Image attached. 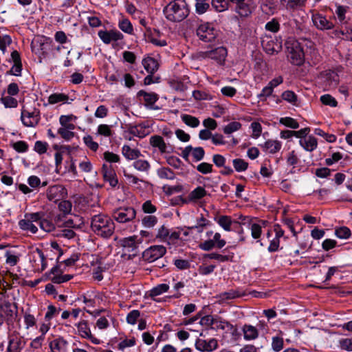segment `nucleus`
Masks as SVG:
<instances>
[{
  "label": "nucleus",
  "mask_w": 352,
  "mask_h": 352,
  "mask_svg": "<svg viewBox=\"0 0 352 352\" xmlns=\"http://www.w3.org/2000/svg\"><path fill=\"white\" fill-rule=\"evenodd\" d=\"M244 295L245 294L240 293L239 291L230 289L228 292L221 294L219 295V298H221V301H223L226 300L234 299L235 298L240 297Z\"/></svg>",
  "instance_id": "39"
},
{
  "label": "nucleus",
  "mask_w": 352,
  "mask_h": 352,
  "mask_svg": "<svg viewBox=\"0 0 352 352\" xmlns=\"http://www.w3.org/2000/svg\"><path fill=\"white\" fill-rule=\"evenodd\" d=\"M41 119L40 111L38 109L32 108L31 109H26L22 108L21 120L24 126L27 127L36 126Z\"/></svg>",
  "instance_id": "5"
},
{
  "label": "nucleus",
  "mask_w": 352,
  "mask_h": 352,
  "mask_svg": "<svg viewBox=\"0 0 352 352\" xmlns=\"http://www.w3.org/2000/svg\"><path fill=\"white\" fill-rule=\"evenodd\" d=\"M217 346V340L214 338L210 339L208 342L198 339L195 343L196 349L200 351H212L216 349Z\"/></svg>",
  "instance_id": "17"
},
{
  "label": "nucleus",
  "mask_w": 352,
  "mask_h": 352,
  "mask_svg": "<svg viewBox=\"0 0 352 352\" xmlns=\"http://www.w3.org/2000/svg\"><path fill=\"white\" fill-rule=\"evenodd\" d=\"M78 331L79 335L84 338H87L91 336V330L88 327L87 322L85 320L80 322L78 324Z\"/></svg>",
  "instance_id": "34"
},
{
  "label": "nucleus",
  "mask_w": 352,
  "mask_h": 352,
  "mask_svg": "<svg viewBox=\"0 0 352 352\" xmlns=\"http://www.w3.org/2000/svg\"><path fill=\"white\" fill-rule=\"evenodd\" d=\"M158 177L161 179L173 180L175 178V173L168 167H162L157 170Z\"/></svg>",
  "instance_id": "30"
},
{
  "label": "nucleus",
  "mask_w": 352,
  "mask_h": 352,
  "mask_svg": "<svg viewBox=\"0 0 352 352\" xmlns=\"http://www.w3.org/2000/svg\"><path fill=\"white\" fill-rule=\"evenodd\" d=\"M280 123L294 129H298L299 127L298 122L295 119L290 117L280 118Z\"/></svg>",
  "instance_id": "52"
},
{
  "label": "nucleus",
  "mask_w": 352,
  "mask_h": 352,
  "mask_svg": "<svg viewBox=\"0 0 352 352\" xmlns=\"http://www.w3.org/2000/svg\"><path fill=\"white\" fill-rule=\"evenodd\" d=\"M12 148L18 153L28 151L29 146L25 141L19 140L12 144Z\"/></svg>",
  "instance_id": "56"
},
{
  "label": "nucleus",
  "mask_w": 352,
  "mask_h": 352,
  "mask_svg": "<svg viewBox=\"0 0 352 352\" xmlns=\"http://www.w3.org/2000/svg\"><path fill=\"white\" fill-rule=\"evenodd\" d=\"M289 58L295 65H300L304 63L305 54L300 43L296 40L287 43Z\"/></svg>",
  "instance_id": "4"
},
{
  "label": "nucleus",
  "mask_w": 352,
  "mask_h": 352,
  "mask_svg": "<svg viewBox=\"0 0 352 352\" xmlns=\"http://www.w3.org/2000/svg\"><path fill=\"white\" fill-rule=\"evenodd\" d=\"M19 225L21 229L30 231L32 234H35L38 230L37 227L32 222L25 219L20 220Z\"/></svg>",
  "instance_id": "35"
},
{
  "label": "nucleus",
  "mask_w": 352,
  "mask_h": 352,
  "mask_svg": "<svg viewBox=\"0 0 352 352\" xmlns=\"http://www.w3.org/2000/svg\"><path fill=\"white\" fill-rule=\"evenodd\" d=\"M136 211L133 207H121L113 211L112 217L117 222L125 223L135 219Z\"/></svg>",
  "instance_id": "7"
},
{
  "label": "nucleus",
  "mask_w": 352,
  "mask_h": 352,
  "mask_svg": "<svg viewBox=\"0 0 352 352\" xmlns=\"http://www.w3.org/2000/svg\"><path fill=\"white\" fill-rule=\"evenodd\" d=\"M111 126L107 124H101L98 126L96 134L104 137H111L113 135Z\"/></svg>",
  "instance_id": "42"
},
{
  "label": "nucleus",
  "mask_w": 352,
  "mask_h": 352,
  "mask_svg": "<svg viewBox=\"0 0 352 352\" xmlns=\"http://www.w3.org/2000/svg\"><path fill=\"white\" fill-rule=\"evenodd\" d=\"M166 253V249L163 245H152L142 252V259L148 263L154 262L161 258Z\"/></svg>",
  "instance_id": "8"
},
{
  "label": "nucleus",
  "mask_w": 352,
  "mask_h": 352,
  "mask_svg": "<svg viewBox=\"0 0 352 352\" xmlns=\"http://www.w3.org/2000/svg\"><path fill=\"white\" fill-rule=\"evenodd\" d=\"M102 172L104 181L108 182L112 187L117 186L118 181L116 171L111 165L103 164Z\"/></svg>",
  "instance_id": "14"
},
{
  "label": "nucleus",
  "mask_w": 352,
  "mask_h": 352,
  "mask_svg": "<svg viewBox=\"0 0 352 352\" xmlns=\"http://www.w3.org/2000/svg\"><path fill=\"white\" fill-rule=\"evenodd\" d=\"M142 224L146 228H152L157 222V218L153 215L145 216L142 220Z\"/></svg>",
  "instance_id": "57"
},
{
  "label": "nucleus",
  "mask_w": 352,
  "mask_h": 352,
  "mask_svg": "<svg viewBox=\"0 0 352 352\" xmlns=\"http://www.w3.org/2000/svg\"><path fill=\"white\" fill-rule=\"evenodd\" d=\"M242 124L239 122H232L224 126L223 133L226 134H231L232 133L239 130Z\"/></svg>",
  "instance_id": "51"
},
{
  "label": "nucleus",
  "mask_w": 352,
  "mask_h": 352,
  "mask_svg": "<svg viewBox=\"0 0 352 352\" xmlns=\"http://www.w3.org/2000/svg\"><path fill=\"white\" fill-rule=\"evenodd\" d=\"M140 312L139 310H132L130 311L126 318V322L130 324H135L140 320Z\"/></svg>",
  "instance_id": "53"
},
{
  "label": "nucleus",
  "mask_w": 352,
  "mask_h": 352,
  "mask_svg": "<svg viewBox=\"0 0 352 352\" xmlns=\"http://www.w3.org/2000/svg\"><path fill=\"white\" fill-rule=\"evenodd\" d=\"M265 28L267 31L276 33L280 30V23L277 19L273 18L265 24Z\"/></svg>",
  "instance_id": "44"
},
{
  "label": "nucleus",
  "mask_w": 352,
  "mask_h": 352,
  "mask_svg": "<svg viewBox=\"0 0 352 352\" xmlns=\"http://www.w3.org/2000/svg\"><path fill=\"white\" fill-rule=\"evenodd\" d=\"M234 10L241 17L246 18L251 15L252 7L248 1H245L243 3L236 6Z\"/></svg>",
  "instance_id": "22"
},
{
  "label": "nucleus",
  "mask_w": 352,
  "mask_h": 352,
  "mask_svg": "<svg viewBox=\"0 0 352 352\" xmlns=\"http://www.w3.org/2000/svg\"><path fill=\"white\" fill-rule=\"evenodd\" d=\"M26 345V340L19 332L14 331L8 337L6 352H21Z\"/></svg>",
  "instance_id": "9"
},
{
  "label": "nucleus",
  "mask_w": 352,
  "mask_h": 352,
  "mask_svg": "<svg viewBox=\"0 0 352 352\" xmlns=\"http://www.w3.org/2000/svg\"><path fill=\"white\" fill-rule=\"evenodd\" d=\"M136 239L137 236H135L125 238L122 241V245L124 248H129L131 251H135L139 245Z\"/></svg>",
  "instance_id": "32"
},
{
  "label": "nucleus",
  "mask_w": 352,
  "mask_h": 352,
  "mask_svg": "<svg viewBox=\"0 0 352 352\" xmlns=\"http://www.w3.org/2000/svg\"><path fill=\"white\" fill-rule=\"evenodd\" d=\"M227 50L224 47H219L205 52L206 57L217 60L219 63L225 61L227 56Z\"/></svg>",
  "instance_id": "15"
},
{
  "label": "nucleus",
  "mask_w": 352,
  "mask_h": 352,
  "mask_svg": "<svg viewBox=\"0 0 352 352\" xmlns=\"http://www.w3.org/2000/svg\"><path fill=\"white\" fill-rule=\"evenodd\" d=\"M335 234L337 237L342 239H346L351 235L350 229L346 226L337 228L335 230Z\"/></svg>",
  "instance_id": "41"
},
{
  "label": "nucleus",
  "mask_w": 352,
  "mask_h": 352,
  "mask_svg": "<svg viewBox=\"0 0 352 352\" xmlns=\"http://www.w3.org/2000/svg\"><path fill=\"white\" fill-rule=\"evenodd\" d=\"M311 20L315 27L320 30H328L334 27L332 21L319 12L311 11Z\"/></svg>",
  "instance_id": "12"
},
{
  "label": "nucleus",
  "mask_w": 352,
  "mask_h": 352,
  "mask_svg": "<svg viewBox=\"0 0 352 352\" xmlns=\"http://www.w3.org/2000/svg\"><path fill=\"white\" fill-rule=\"evenodd\" d=\"M226 244V241L221 239V235L219 232H216L212 239H208L199 244V248L204 251H210L214 248L221 249Z\"/></svg>",
  "instance_id": "13"
},
{
  "label": "nucleus",
  "mask_w": 352,
  "mask_h": 352,
  "mask_svg": "<svg viewBox=\"0 0 352 352\" xmlns=\"http://www.w3.org/2000/svg\"><path fill=\"white\" fill-rule=\"evenodd\" d=\"M226 326L232 327V325L228 321L223 320L221 317L218 316H214V324L212 325V329L218 330L221 329L224 330Z\"/></svg>",
  "instance_id": "36"
},
{
  "label": "nucleus",
  "mask_w": 352,
  "mask_h": 352,
  "mask_svg": "<svg viewBox=\"0 0 352 352\" xmlns=\"http://www.w3.org/2000/svg\"><path fill=\"white\" fill-rule=\"evenodd\" d=\"M12 96H2L1 102L3 104L6 108H15L18 105V101Z\"/></svg>",
  "instance_id": "40"
},
{
  "label": "nucleus",
  "mask_w": 352,
  "mask_h": 352,
  "mask_svg": "<svg viewBox=\"0 0 352 352\" xmlns=\"http://www.w3.org/2000/svg\"><path fill=\"white\" fill-rule=\"evenodd\" d=\"M206 195L207 192L205 188L202 186H198L189 193L188 198L190 201H196L204 197Z\"/></svg>",
  "instance_id": "27"
},
{
  "label": "nucleus",
  "mask_w": 352,
  "mask_h": 352,
  "mask_svg": "<svg viewBox=\"0 0 352 352\" xmlns=\"http://www.w3.org/2000/svg\"><path fill=\"white\" fill-rule=\"evenodd\" d=\"M263 147L270 153H276L281 148V144L277 140H267L266 141Z\"/></svg>",
  "instance_id": "28"
},
{
  "label": "nucleus",
  "mask_w": 352,
  "mask_h": 352,
  "mask_svg": "<svg viewBox=\"0 0 352 352\" xmlns=\"http://www.w3.org/2000/svg\"><path fill=\"white\" fill-rule=\"evenodd\" d=\"M40 228L45 232H51L54 229V223L46 219H42L39 223Z\"/></svg>",
  "instance_id": "63"
},
{
  "label": "nucleus",
  "mask_w": 352,
  "mask_h": 352,
  "mask_svg": "<svg viewBox=\"0 0 352 352\" xmlns=\"http://www.w3.org/2000/svg\"><path fill=\"white\" fill-rule=\"evenodd\" d=\"M46 195L50 201L57 202L67 197V190L63 185L56 184L50 186Z\"/></svg>",
  "instance_id": "10"
},
{
  "label": "nucleus",
  "mask_w": 352,
  "mask_h": 352,
  "mask_svg": "<svg viewBox=\"0 0 352 352\" xmlns=\"http://www.w3.org/2000/svg\"><path fill=\"white\" fill-rule=\"evenodd\" d=\"M232 164L234 169L237 172L245 171L248 167V163L240 158L233 160Z\"/></svg>",
  "instance_id": "46"
},
{
  "label": "nucleus",
  "mask_w": 352,
  "mask_h": 352,
  "mask_svg": "<svg viewBox=\"0 0 352 352\" xmlns=\"http://www.w3.org/2000/svg\"><path fill=\"white\" fill-rule=\"evenodd\" d=\"M196 12L199 14H204L209 8L208 0H195Z\"/></svg>",
  "instance_id": "48"
},
{
  "label": "nucleus",
  "mask_w": 352,
  "mask_h": 352,
  "mask_svg": "<svg viewBox=\"0 0 352 352\" xmlns=\"http://www.w3.org/2000/svg\"><path fill=\"white\" fill-rule=\"evenodd\" d=\"M91 229L96 235L107 239L114 233L115 225L109 216L99 214L91 217Z\"/></svg>",
  "instance_id": "1"
},
{
  "label": "nucleus",
  "mask_w": 352,
  "mask_h": 352,
  "mask_svg": "<svg viewBox=\"0 0 352 352\" xmlns=\"http://www.w3.org/2000/svg\"><path fill=\"white\" fill-rule=\"evenodd\" d=\"M0 310L3 318L8 324L16 321L18 316V307L16 303L11 302L6 298H0Z\"/></svg>",
  "instance_id": "3"
},
{
  "label": "nucleus",
  "mask_w": 352,
  "mask_h": 352,
  "mask_svg": "<svg viewBox=\"0 0 352 352\" xmlns=\"http://www.w3.org/2000/svg\"><path fill=\"white\" fill-rule=\"evenodd\" d=\"M122 155L129 160H136L141 153L138 149L131 148L129 145H124L122 148Z\"/></svg>",
  "instance_id": "25"
},
{
  "label": "nucleus",
  "mask_w": 352,
  "mask_h": 352,
  "mask_svg": "<svg viewBox=\"0 0 352 352\" xmlns=\"http://www.w3.org/2000/svg\"><path fill=\"white\" fill-rule=\"evenodd\" d=\"M67 344V341L63 338H57L50 343V348L52 352H64Z\"/></svg>",
  "instance_id": "24"
},
{
  "label": "nucleus",
  "mask_w": 352,
  "mask_h": 352,
  "mask_svg": "<svg viewBox=\"0 0 352 352\" xmlns=\"http://www.w3.org/2000/svg\"><path fill=\"white\" fill-rule=\"evenodd\" d=\"M169 289V285L165 283L157 285L150 291V296L153 298L155 296L162 294L166 292Z\"/></svg>",
  "instance_id": "38"
},
{
  "label": "nucleus",
  "mask_w": 352,
  "mask_h": 352,
  "mask_svg": "<svg viewBox=\"0 0 352 352\" xmlns=\"http://www.w3.org/2000/svg\"><path fill=\"white\" fill-rule=\"evenodd\" d=\"M322 85L327 89L336 88L340 81L338 74L332 70H326L322 72L320 75Z\"/></svg>",
  "instance_id": "11"
},
{
  "label": "nucleus",
  "mask_w": 352,
  "mask_h": 352,
  "mask_svg": "<svg viewBox=\"0 0 352 352\" xmlns=\"http://www.w3.org/2000/svg\"><path fill=\"white\" fill-rule=\"evenodd\" d=\"M164 12L168 21L179 22L188 15L189 10L185 0H174L164 8Z\"/></svg>",
  "instance_id": "2"
},
{
  "label": "nucleus",
  "mask_w": 352,
  "mask_h": 352,
  "mask_svg": "<svg viewBox=\"0 0 352 352\" xmlns=\"http://www.w3.org/2000/svg\"><path fill=\"white\" fill-rule=\"evenodd\" d=\"M340 346L342 349L351 351H352V338H344L339 341Z\"/></svg>",
  "instance_id": "64"
},
{
  "label": "nucleus",
  "mask_w": 352,
  "mask_h": 352,
  "mask_svg": "<svg viewBox=\"0 0 352 352\" xmlns=\"http://www.w3.org/2000/svg\"><path fill=\"white\" fill-rule=\"evenodd\" d=\"M169 234V230L164 226H162L158 229L156 238L162 242L167 243Z\"/></svg>",
  "instance_id": "45"
},
{
  "label": "nucleus",
  "mask_w": 352,
  "mask_h": 352,
  "mask_svg": "<svg viewBox=\"0 0 352 352\" xmlns=\"http://www.w3.org/2000/svg\"><path fill=\"white\" fill-rule=\"evenodd\" d=\"M321 102L324 105H328L331 107L338 106V102L334 97L330 94H324L320 97Z\"/></svg>",
  "instance_id": "49"
},
{
  "label": "nucleus",
  "mask_w": 352,
  "mask_h": 352,
  "mask_svg": "<svg viewBox=\"0 0 352 352\" xmlns=\"http://www.w3.org/2000/svg\"><path fill=\"white\" fill-rule=\"evenodd\" d=\"M69 97L64 94H53L49 96L48 102L50 104H56L60 102H66Z\"/></svg>",
  "instance_id": "43"
},
{
  "label": "nucleus",
  "mask_w": 352,
  "mask_h": 352,
  "mask_svg": "<svg viewBox=\"0 0 352 352\" xmlns=\"http://www.w3.org/2000/svg\"><path fill=\"white\" fill-rule=\"evenodd\" d=\"M142 65L148 74H153L158 69L157 60L151 57H147L142 60Z\"/></svg>",
  "instance_id": "23"
},
{
  "label": "nucleus",
  "mask_w": 352,
  "mask_h": 352,
  "mask_svg": "<svg viewBox=\"0 0 352 352\" xmlns=\"http://www.w3.org/2000/svg\"><path fill=\"white\" fill-rule=\"evenodd\" d=\"M242 331L245 340H254L258 337V329L251 324H244Z\"/></svg>",
  "instance_id": "19"
},
{
  "label": "nucleus",
  "mask_w": 352,
  "mask_h": 352,
  "mask_svg": "<svg viewBox=\"0 0 352 352\" xmlns=\"http://www.w3.org/2000/svg\"><path fill=\"white\" fill-rule=\"evenodd\" d=\"M204 258H208V259H213V260H216L219 262L223 263V262L231 261L233 258V255L232 254V255H230V254L226 255V254H219L217 252H212V253L205 254Z\"/></svg>",
  "instance_id": "29"
},
{
  "label": "nucleus",
  "mask_w": 352,
  "mask_h": 352,
  "mask_svg": "<svg viewBox=\"0 0 352 352\" xmlns=\"http://www.w3.org/2000/svg\"><path fill=\"white\" fill-rule=\"evenodd\" d=\"M217 223L226 231L231 230L232 223V218L230 216L221 215L217 219Z\"/></svg>",
  "instance_id": "31"
},
{
  "label": "nucleus",
  "mask_w": 352,
  "mask_h": 352,
  "mask_svg": "<svg viewBox=\"0 0 352 352\" xmlns=\"http://www.w3.org/2000/svg\"><path fill=\"white\" fill-rule=\"evenodd\" d=\"M133 166L135 168L140 171L148 170L150 168V164L146 160H138L134 162Z\"/></svg>",
  "instance_id": "59"
},
{
  "label": "nucleus",
  "mask_w": 352,
  "mask_h": 352,
  "mask_svg": "<svg viewBox=\"0 0 352 352\" xmlns=\"http://www.w3.org/2000/svg\"><path fill=\"white\" fill-rule=\"evenodd\" d=\"M347 6H336V14L340 23L343 24L345 23V14L348 10Z\"/></svg>",
  "instance_id": "55"
},
{
  "label": "nucleus",
  "mask_w": 352,
  "mask_h": 352,
  "mask_svg": "<svg viewBox=\"0 0 352 352\" xmlns=\"http://www.w3.org/2000/svg\"><path fill=\"white\" fill-rule=\"evenodd\" d=\"M118 26L123 32L127 34H131L133 32V25L127 19H123L120 21Z\"/></svg>",
  "instance_id": "54"
},
{
  "label": "nucleus",
  "mask_w": 352,
  "mask_h": 352,
  "mask_svg": "<svg viewBox=\"0 0 352 352\" xmlns=\"http://www.w3.org/2000/svg\"><path fill=\"white\" fill-rule=\"evenodd\" d=\"M58 208L64 214H69L72 210V203L69 201L62 199L58 204Z\"/></svg>",
  "instance_id": "62"
},
{
  "label": "nucleus",
  "mask_w": 352,
  "mask_h": 352,
  "mask_svg": "<svg viewBox=\"0 0 352 352\" xmlns=\"http://www.w3.org/2000/svg\"><path fill=\"white\" fill-rule=\"evenodd\" d=\"M48 144L45 142L36 141L34 144V150L38 154H44L47 152Z\"/></svg>",
  "instance_id": "58"
},
{
  "label": "nucleus",
  "mask_w": 352,
  "mask_h": 352,
  "mask_svg": "<svg viewBox=\"0 0 352 352\" xmlns=\"http://www.w3.org/2000/svg\"><path fill=\"white\" fill-rule=\"evenodd\" d=\"M307 0H280V5L287 10L294 12L305 6Z\"/></svg>",
  "instance_id": "18"
},
{
  "label": "nucleus",
  "mask_w": 352,
  "mask_h": 352,
  "mask_svg": "<svg viewBox=\"0 0 352 352\" xmlns=\"http://www.w3.org/2000/svg\"><path fill=\"white\" fill-rule=\"evenodd\" d=\"M182 120L188 126L195 128L199 125V120L197 118L188 114H183L181 116Z\"/></svg>",
  "instance_id": "33"
},
{
  "label": "nucleus",
  "mask_w": 352,
  "mask_h": 352,
  "mask_svg": "<svg viewBox=\"0 0 352 352\" xmlns=\"http://www.w3.org/2000/svg\"><path fill=\"white\" fill-rule=\"evenodd\" d=\"M197 170L202 174H208L212 172V165L207 162H201L197 166Z\"/></svg>",
  "instance_id": "60"
},
{
  "label": "nucleus",
  "mask_w": 352,
  "mask_h": 352,
  "mask_svg": "<svg viewBox=\"0 0 352 352\" xmlns=\"http://www.w3.org/2000/svg\"><path fill=\"white\" fill-rule=\"evenodd\" d=\"M85 144L92 151H96L98 149V144L94 141L93 138L90 135H87L83 138Z\"/></svg>",
  "instance_id": "50"
},
{
  "label": "nucleus",
  "mask_w": 352,
  "mask_h": 352,
  "mask_svg": "<svg viewBox=\"0 0 352 352\" xmlns=\"http://www.w3.org/2000/svg\"><path fill=\"white\" fill-rule=\"evenodd\" d=\"M272 348L275 352H280L283 349V338L278 336H274L272 339Z\"/></svg>",
  "instance_id": "47"
},
{
  "label": "nucleus",
  "mask_w": 352,
  "mask_h": 352,
  "mask_svg": "<svg viewBox=\"0 0 352 352\" xmlns=\"http://www.w3.org/2000/svg\"><path fill=\"white\" fill-rule=\"evenodd\" d=\"M128 131L130 134L140 138H144L148 134L147 127L143 124L130 125Z\"/></svg>",
  "instance_id": "21"
},
{
  "label": "nucleus",
  "mask_w": 352,
  "mask_h": 352,
  "mask_svg": "<svg viewBox=\"0 0 352 352\" xmlns=\"http://www.w3.org/2000/svg\"><path fill=\"white\" fill-rule=\"evenodd\" d=\"M149 144L153 148L154 151H158L161 154L167 153V145L163 138L158 135H154L150 137Z\"/></svg>",
  "instance_id": "16"
},
{
  "label": "nucleus",
  "mask_w": 352,
  "mask_h": 352,
  "mask_svg": "<svg viewBox=\"0 0 352 352\" xmlns=\"http://www.w3.org/2000/svg\"><path fill=\"white\" fill-rule=\"evenodd\" d=\"M12 43L11 37L9 35H0V50L4 53L6 50V47L10 45Z\"/></svg>",
  "instance_id": "61"
},
{
  "label": "nucleus",
  "mask_w": 352,
  "mask_h": 352,
  "mask_svg": "<svg viewBox=\"0 0 352 352\" xmlns=\"http://www.w3.org/2000/svg\"><path fill=\"white\" fill-rule=\"evenodd\" d=\"M299 144L305 150L309 152L314 151L318 146L317 139L312 135H309L308 138L304 139H300Z\"/></svg>",
  "instance_id": "20"
},
{
  "label": "nucleus",
  "mask_w": 352,
  "mask_h": 352,
  "mask_svg": "<svg viewBox=\"0 0 352 352\" xmlns=\"http://www.w3.org/2000/svg\"><path fill=\"white\" fill-rule=\"evenodd\" d=\"M138 97H142L146 105H153L157 100V94L153 92L148 93L144 90L138 92Z\"/></svg>",
  "instance_id": "26"
},
{
  "label": "nucleus",
  "mask_w": 352,
  "mask_h": 352,
  "mask_svg": "<svg viewBox=\"0 0 352 352\" xmlns=\"http://www.w3.org/2000/svg\"><path fill=\"white\" fill-rule=\"evenodd\" d=\"M212 6L217 12H223L228 9V0H212Z\"/></svg>",
  "instance_id": "37"
},
{
  "label": "nucleus",
  "mask_w": 352,
  "mask_h": 352,
  "mask_svg": "<svg viewBox=\"0 0 352 352\" xmlns=\"http://www.w3.org/2000/svg\"><path fill=\"white\" fill-rule=\"evenodd\" d=\"M197 35L202 41L209 43L215 40L218 31L212 24L205 23L199 25L197 29Z\"/></svg>",
  "instance_id": "6"
}]
</instances>
